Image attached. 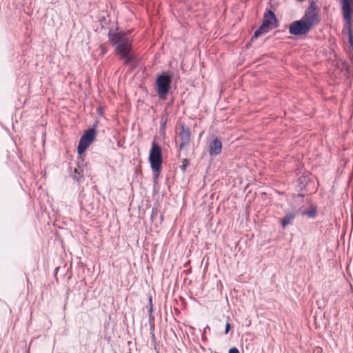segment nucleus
<instances>
[{
  "label": "nucleus",
  "instance_id": "f3484780",
  "mask_svg": "<svg viewBox=\"0 0 353 353\" xmlns=\"http://www.w3.org/2000/svg\"><path fill=\"white\" fill-rule=\"evenodd\" d=\"M229 353H239V351L236 347L230 348L229 350Z\"/></svg>",
  "mask_w": 353,
  "mask_h": 353
},
{
  "label": "nucleus",
  "instance_id": "39448f33",
  "mask_svg": "<svg viewBox=\"0 0 353 353\" xmlns=\"http://www.w3.org/2000/svg\"><path fill=\"white\" fill-rule=\"evenodd\" d=\"M94 127L95 126L85 131L81 137L77 148V151L79 154L83 153L94 139L96 135Z\"/></svg>",
  "mask_w": 353,
  "mask_h": 353
},
{
  "label": "nucleus",
  "instance_id": "20e7f679",
  "mask_svg": "<svg viewBox=\"0 0 353 353\" xmlns=\"http://www.w3.org/2000/svg\"><path fill=\"white\" fill-rule=\"evenodd\" d=\"M172 83V75L163 72L156 79L157 91L161 99H165L168 94Z\"/></svg>",
  "mask_w": 353,
  "mask_h": 353
},
{
  "label": "nucleus",
  "instance_id": "0eeeda50",
  "mask_svg": "<svg viewBox=\"0 0 353 353\" xmlns=\"http://www.w3.org/2000/svg\"><path fill=\"white\" fill-rule=\"evenodd\" d=\"M312 28L302 19L293 21L289 26V32L295 36L305 35L307 34Z\"/></svg>",
  "mask_w": 353,
  "mask_h": 353
},
{
  "label": "nucleus",
  "instance_id": "a211bd4d",
  "mask_svg": "<svg viewBox=\"0 0 353 353\" xmlns=\"http://www.w3.org/2000/svg\"><path fill=\"white\" fill-rule=\"evenodd\" d=\"M208 330H210V327L207 325L203 330V333H205Z\"/></svg>",
  "mask_w": 353,
  "mask_h": 353
},
{
  "label": "nucleus",
  "instance_id": "9d476101",
  "mask_svg": "<svg viewBox=\"0 0 353 353\" xmlns=\"http://www.w3.org/2000/svg\"><path fill=\"white\" fill-rule=\"evenodd\" d=\"M222 150V143L218 138H214L209 143L208 152L211 157L216 156L221 153Z\"/></svg>",
  "mask_w": 353,
  "mask_h": 353
},
{
  "label": "nucleus",
  "instance_id": "aec40b11",
  "mask_svg": "<svg viewBox=\"0 0 353 353\" xmlns=\"http://www.w3.org/2000/svg\"><path fill=\"white\" fill-rule=\"evenodd\" d=\"M152 312V306L150 307V312L151 313Z\"/></svg>",
  "mask_w": 353,
  "mask_h": 353
},
{
  "label": "nucleus",
  "instance_id": "f03ea898",
  "mask_svg": "<svg viewBox=\"0 0 353 353\" xmlns=\"http://www.w3.org/2000/svg\"><path fill=\"white\" fill-rule=\"evenodd\" d=\"M149 161L154 178L157 179L161 168L162 155L161 148L155 141H153L152 143V148L149 154Z\"/></svg>",
  "mask_w": 353,
  "mask_h": 353
},
{
  "label": "nucleus",
  "instance_id": "6ab92c4d",
  "mask_svg": "<svg viewBox=\"0 0 353 353\" xmlns=\"http://www.w3.org/2000/svg\"><path fill=\"white\" fill-rule=\"evenodd\" d=\"M205 334V333H203V334H202V338H203V340H206V336H205V334Z\"/></svg>",
  "mask_w": 353,
  "mask_h": 353
},
{
  "label": "nucleus",
  "instance_id": "2eb2a0df",
  "mask_svg": "<svg viewBox=\"0 0 353 353\" xmlns=\"http://www.w3.org/2000/svg\"><path fill=\"white\" fill-rule=\"evenodd\" d=\"M81 177L79 174V172L78 171L77 169H75L74 170V178L76 179L77 180L79 181V178Z\"/></svg>",
  "mask_w": 353,
  "mask_h": 353
},
{
  "label": "nucleus",
  "instance_id": "423d86ee",
  "mask_svg": "<svg viewBox=\"0 0 353 353\" xmlns=\"http://www.w3.org/2000/svg\"><path fill=\"white\" fill-rule=\"evenodd\" d=\"M305 21L311 28L317 24L319 21V14L316 12L314 2L312 1L309 7L306 9L303 17L301 19Z\"/></svg>",
  "mask_w": 353,
  "mask_h": 353
},
{
  "label": "nucleus",
  "instance_id": "ddd939ff",
  "mask_svg": "<svg viewBox=\"0 0 353 353\" xmlns=\"http://www.w3.org/2000/svg\"><path fill=\"white\" fill-rule=\"evenodd\" d=\"M268 32V31L261 26L254 32V34L253 37H252L251 40L253 41L254 39H256L259 36H261L263 34H265Z\"/></svg>",
  "mask_w": 353,
  "mask_h": 353
},
{
  "label": "nucleus",
  "instance_id": "1a4fd4ad",
  "mask_svg": "<svg viewBox=\"0 0 353 353\" xmlns=\"http://www.w3.org/2000/svg\"><path fill=\"white\" fill-rule=\"evenodd\" d=\"M276 23V19L275 14L273 12L268 11L264 14L261 26L268 32L270 28L274 26V24Z\"/></svg>",
  "mask_w": 353,
  "mask_h": 353
},
{
  "label": "nucleus",
  "instance_id": "f257e3e1",
  "mask_svg": "<svg viewBox=\"0 0 353 353\" xmlns=\"http://www.w3.org/2000/svg\"><path fill=\"white\" fill-rule=\"evenodd\" d=\"M108 38L115 46V52L125 65H133L135 55L132 51V39L126 34L110 29Z\"/></svg>",
  "mask_w": 353,
  "mask_h": 353
},
{
  "label": "nucleus",
  "instance_id": "4468645a",
  "mask_svg": "<svg viewBox=\"0 0 353 353\" xmlns=\"http://www.w3.org/2000/svg\"><path fill=\"white\" fill-rule=\"evenodd\" d=\"M189 165V160L188 159H183L182 161V164L180 166L181 169L183 171H185L186 170V167Z\"/></svg>",
  "mask_w": 353,
  "mask_h": 353
},
{
  "label": "nucleus",
  "instance_id": "f8f14e48",
  "mask_svg": "<svg viewBox=\"0 0 353 353\" xmlns=\"http://www.w3.org/2000/svg\"><path fill=\"white\" fill-rule=\"evenodd\" d=\"M301 213L302 215H306L310 218H314L316 214V210L315 208H312L310 210H303Z\"/></svg>",
  "mask_w": 353,
  "mask_h": 353
},
{
  "label": "nucleus",
  "instance_id": "9b49d317",
  "mask_svg": "<svg viewBox=\"0 0 353 353\" xmlns=\"http://www.w3.org/2000/svg\"><path fill=\"white\" fill-rule=\"evenodd\" d=\"M297 212H289L287 213L284 217L281 220V223L283 228H285L289 225L293 223L294 219H295Z\"/></svg>",
  "mask_w": 353,
  "mask_h": 353
},
{
  "label": "nucleus",
  "instance_id": "7ed1b4c3",
  "mask_svg": "<svg viewBox=\"0 0 353 353\" xmlns=\"http://www.w3.org/2000/svg\"><path fill=\"white\" fill-rule=\"evenodd\" d=\"M341 4L343 18L345 22L343 32L348 35L349 42L351 46L353 47V35L351 30L352 10L350 6V0H341Z\"/></svg>",
  "mask_w": 353,
  "mask_h": 353
},
{
  "label": "nucleus",
  "instance_id": "6e6552de",
  "mask_svg": "<svg viewBox=\"0 0 353 353\" xmlns=\"http://www.w3.org/2000/svg\"><path fill=\"white\" fill-rule=\"evenodd\" d=\"M180 131L179 132V150L182 151L189 147L190 143V136L191 132L189 127L185 126L184 124L181 123L179 125Z\"/></svg>",
  "mask_w": 353,
  "mask_h": 353
},
{
  "label": "nucleus",
  "instance_id": "dca6fc26",
  "mask_svg": "<svg viewBox=\"0 0 353 353\" xmlns=\"http://www.w3.org/2000/svg\"><path fill=\"white\" fill-rule=\"evenodd\" d=\"M230 328H231L230 323L229 322H227V323L225 325V334H228V332L230 331Z\"/></svg>",
  "mask_w": 353,
  "mask_h": 353
}]
</instances>
